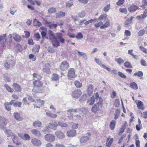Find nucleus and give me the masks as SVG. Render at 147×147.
<instances>
[{
    "label": "nucleus",
    "instance_id": "nucleus-1",
    "mask_svg": "<svg viewBox=\"0 0 147 147\" xmlns=\"http://www.w3.org/2000/svg\"><path fill=\"white\" fill-rule=\"evenodd\" d=\"M57 39L59 40L61 43L64 42V39L62 38V34L60 33H57L56 37L54 35L50 36V40H51V42L53 46L57 47L59 45V42Z\"/></svg>",
    "mask_w": 147,
    "mask_h": 147
},
{
    "label": "nucleus",
    "instance_id": "nucleus-2",
    "mask_svg": "<svg viewBox=\"0 0 147 147\" xmlns=\"http://www.w3.org/2000/svg\"><path fill=\"white\" fill-rule=\"evenodd\" d=\"M34 85L33 89L36 92L41 93L43 91L42 89H40L43 85V82L40 80H36L33 82Z\"/></svg>",
    "mask_w": 147,
    "mask_h": 147
},
{
    "label": "nucleus",
    "instance_id": "nucleus-3",
    "mask_svg": "<svg viewBox=\"0 0 147 147\" xmlns=\"http://www.w3.org/2000/svg\"><path fill=\"white\" fill-rule=\"evenodd\" d=\"M69 112H75L76 113H80L81 115H84L87 114L88 111L87 109L82 108L81 109H75L70 110L69 111Z\"/></svg>",
    "mask_w": 147,
    "mask_h": 147
},
{
    "label": "nucleus",
    "instance_id": "nucleus-4",
    "mask_svg": "<svg viewBox=\"0 0 147 147\" xmlns=\"http://www.w3.org/2000/svg\"><path fill=\"white\" fill-rule=\"evenodd\" d=\"M97 103L92 107L91 109L92 112L96 113V112L100 110V109L102 108V102H96Z\"/></svg>",
    "mask_w": 147,
    "mask_h": 147
},
{
    "label": "nucleus",
    "instance_id": "nucleus-5",
    "mask_svg": "<svg viewBox=\"0 0 147 147\" xmlns=\"http://www.w3.org/2000/svg\"><path fill=\"white\" fill-rule=\"evenodd\" d=\"M45 138L46 140L49 142H53L55 139L54 136L52 134H47L45 136Z\"/></svg>",
    "mask_w": 147,
    "mask_h": 147
},
{
    "label": "nucleus",
    "instance_id": "nucleus-6",
    "mask_svg": "<svg viewBox=\"0 0 147 147\" xmlns=\"http://www.w3.org/2000/svg\"><path fill=\"white\" fill-rule=\"evenodd\" d=\"M94 92V86L92 84H90L87 86L86 92L87 94L91 96Z\"/></svg>",
    "mask_w": 147,
    "mask_h": 147
},
{
    "label": "nucleus",
    "instance_id": "nucleus-7",
    "mask_svg": "<svg viewBox=\"0 0 147 147\" xmlns=\"http://www.w3.org/2000/svg\"><path fill=\"white\" fill-rule=\"evenodd\" d=\"M82 92L80 89H77L73 91L72 93L73 97L75 98H78L81 96Z\"/></svg>",
    "mask_w": 147,
    "mask_h": 147
},
{
    "label": "nucleus",
    "instance_id": "nucleus-8",
    "mask_svg": "<svg viewBox=\"0 0 147 147\" xmlns=\"http://www.w3.org/2000/svg\"><path fill=\"white\" fill-rule=\"evenodd\" d=\"M18 135L22 139L24 140H30V136L27 134L23 135L22 134L18 133Z\"/></svg>",
    "mask_w": 147,
    "mask_h": 147
},
{
    "label": "nucleus",
    "instance_id": "nucleus-9",
    "mask_svg": "<svg viewBox=\"0 0 147 147\" xmlns=\"http://www.w3.org/2000/svg\"><path fill=\"white\" fill-rule=\"evenodd\" d=\"M3 131L7 137H9L10 136H13L14 138L16 137V135L12 132L11 130L4 128L3 129Z\"/></svg>",
    "mask_w": 147,
    "mask_h": 147
},
{
    "label": "nucleus",
    "instance_id": "nucleus-10",
    "mask_svg": "<svg viewBox=\"0 0 147 147\" xmlns=\"http://www.w3.org/2000/svg\"><path fill=\"white\" fill-rule=\"evenodd\" d=\"M58 126V123L55 121L51 122L48 125L49 127L55 130Z\"/></svg>",
    "mask_w": 147,
    "mask_h": 147
},
{
    "label": "nucleus",
    "instance_id": "nucleus-11",
    "mask_svg": "<svg viewBox=\"0 0 147 147\" xmlns=\"http://www.w3.org/2000/svg\"><path fill=\"white\" fill-rule=\"evenodd\" d=\"M45 67L43 68L42 71L43 72L47 74H49L51 73L50 69V66L49 63H46L45 65Z\"/></svg>",
    "mask_w": 147,
    "mask_h": 147
},
{
    "label": "nucleus",
    "instance_id": "nucleus-12",
    "mask_svg": "<svg viewBox=\"0 0 147 147\" xmlns=\"http://www.w3.org/2000/svg\"><path fill=\"white\" fill-rule=\"evenodd\" d=\"M11 105H13L15 107H20L22 105V103L20 102H18L15 100H11L10 102Z\"/></svg>",
    "mask_w": 147,
    "mask_h": 147
},
{
    "label": "nucleus",
    "instance_id": "nucleus-13",
    "mask_svg": "<svg viewBox=\"0 0 147 147\" xmlns=\"http://www.w3.org/2000/svg\"><path fill=\"white\" fill-rule=\"evenodd\" d=\"M135 103L137 105L138 109L141 110L144 109V104L140 100H136Z\"/></svg>",
    "mask_w": 147,
    "mask_h": 147
},
{
    "label": "nucleus",
    "instance_id": "nucleus-14",
    "mask_svg": "<svg viewBox=\"0 0 147 147\" xmlns=\"http://www.w3.org/2000/svg\"><path fill=\"white\" fill-rule=\"evenodd\" d=\"M12 36L13 38L15 41L20 42L21 41L22 39L21 36L18 34L14 33L12 34Z\"/></svg>",
    "mask_w": 147,
    "mask_h": 147
},
{
    "label": "nucleus",
    "instance_id": "nucleus-15",
    "mask_svg": "<svg viewBox=\"0 0 147 147\" xmlns=\"http://www.w3.org/2000/svg\"><path fill=\"white\" fill-rule=\"evenodd\" d=\"M31 142L34 145L38 146L41 144L40 141L36 138L32 139L31 140Z\"/></svg>",
    "mask_w": 147,
    "mask_h": 147
},
{
    "label": "nucleus",
    "instance_id": "nucleus-16",
    "mask_svg": "<svg viewBox=\"0 0 147 147\" xmlns=\"http://www.w3.org/2000/svg\"><path fill=\"white\" fill-rule=\"evenodd\" d=\"M12 87L13 89L17 91L20 92L22 90L20 86L17 83H13L12 85Z\"/></svg>",
    "mask_w": 147,
    "mask_h": 147
},
{
    "label": "nucleus",
    "instance_id": "nucleus-17",
    "mask_svg": "<svg viewBox=\"0 0 147 147\" xmlns=\"http://www.w3.org/2000/svg\"><path fill=\"white\" fill-rule=\"evenodd\" d=\"M31 132L32 134L38 137H39L41 136L40 131L37 130L32 129L31 130Z\"/></svg>",
    "mask_w": 147,
    "mask_h": 147
},
{
    "label": "nucleus",
    "instance_id": "nucleus-18",
    "mask_svg": "<svg viewBox=\"0 0 147 147\" xmlns=\"http://www.w3.org/2000/svg\"><path fill=\"white\" fill-rule=\"evenodd\" d=\"M13 115L15 118L17 120L21 121L23 119V118L20 116V114L18 112L14 113Z\"/></svg>",
    "mask_w": 147,
    "mask_h": 147
},
{
    "label": "nucleus",
    "instance_id": "nucleus-19",
    "mask_svg": "<svg viewBox=\"0 0 147 147\" xmlns=\"http://www.w3.org/2000/svg\"><path fill=\"white\" fill-rule=\"evenodd\" d=\"M76 135V131L75 130H71L67 131V136L69 137L75 136Z\"/></svg>",
    "mask_w": 147,
    "mask_h": 147
},
{
    "label": "nucleus",
    "instance_id": "nucleus-20",
    "mask_svg": "<svg viewBox=\"0 0 147 147\" xmlns=\"http://www.w3.org/2000/svg\"><path fill=\"white\" fill-rule=\"evenodd\" d=\"M95 101L94 96H93L90 99L87 100V103L89 105H92L94 104Z\"/></svg>",
    "mask_w": 147,
    "mask_h": 147
},
{
    "label": "nucleus",
    "instance_id": "nucleus-21",
    "mask_svg": "<svg viewBox=\"0 0 147 147\" xmlns=\"http://www.w3.org/2000/svg\"><path fill=\"white\" fill-rule=\"evenodd\" d=\"M138 8V6L137 5H133L130 7L128 9V11L131 12L135 11Z\"/></svg>",
    "mask_w": 147,
    "mask_h": 147
},
{
    "label": "nucleus",
    "instance_id": "nucleus-22",
    "mask_svg": "<svg viewBox=\"0 0 147 147\" xmlns=\"http://www.w3.org/2000/svg\"><path fill=\"white\" fill-rule=\"evenodd\" d=\"M42 125L41 122L39 120H37L33 122L32 125L35 128L39 127Z\"/></svg>",
    "mask_w": 147,
    "mask_h": 147
},
{
    "label": "nucleus",
    "instance_id": "nucleus-23",
    "mask_svg": "<svg viewBox=\"0 0 147 147\" xmlns=\"http://www.w3.org/2000/svg\"><path fill=\"white\" fill-rule=\"evenodd\" d=\"M89 139V137L87 136H84L80 138V141L82 143H84L88 141Z\"/></svg>",
    "mask_w": 147,
    "mask_h": 147
},
{
    "label": "nucleus",
    "instance_id": "nucleus-24",
    "mask_svg": "<svg viewBox=\"0 0 147 147\" xmlns=\"http://www.w3.org/2000/svg\"><path fill=\"white\" fill-rule=\"evenodd\" d=\"M76 76L75 73H71L68 71L67 76L69 79L71 80L72 78L76 77Z\"/></svg>",
    "mask_w": 147,
    "mask_h": 147
},
{
    "label": "nucleus",
    "instance_id": "nucleus-25",
    "mask_svg": "<svg viewBox=\"0 0 147 147\" xmlns=\"http://www.w3.org/2000/svg\"><path fill=\"white\" fill-rule=\"evenodd\" d=\"M7 119L5 118H3L2 121L0 122V125L2 126V127H1L3 128V127L5 126L7 124Z\"/></svg>",
    "mask_w": 147,
    "mask_h": 147
},
{
    "label": "nucleus",
    "instance_id": "nucleus-26",
    "mask_svg": "<svg viewBox=\"0 0 147 147\" xmlns=\"http://www.w3.org/2000/svg\"><path fill=\"white\" fill-rule=\"evenodd\" d=\"M64 16V13L63 12L60 11L56 13V18H60Z\"/></svg>",
    "mask_w": 147,
    "mask_h": 147
},
{
    "label": "nucleus",
    "instance_id": "nucleus-27",
    "mask_svg": "<svg viewBox=\"0 0 147 147\" xmlns=\"http://www.w3.org/2000/svg\"><path fill=\"white\" fill-rule=\"evenodd\" d=\"M63 133L60 131H58L55 132V135L57 136L59 138H62L63 135Z\"/></svg>",
    "mask_w": 147,
    "mask_h": 147
},
{
    "label": "nucleus",
    "instance_id": "nucleus-28",
    "mask_svg": "<svg viewBox=\"0 0 147 147\" xmlns=\"http://www.w3.org/2000/svg\"><path fill=\"white\" fill-rule=\"evenodd\" d=\"M96 100V102H102L103 100L100 97H99V96L98 93L97 92L95 94Z\"/></svg>",
    "mask_w": 147,
    "mask_h": 147
},
{
    "label": "nucleus",
    "instance_id": "nucleus-29",
    "mask_svg": "<svg viewBox=\"0 0 147 147\" xmlns=\"http://www.w3.org/2000/svg\"><path fill=\"white\" fill-rule=\"evenodd\" d=\"M59 76L58 75L53 73L52 76V79L53 80L57 81L59 80Z\"/></svg>",
    "mask_w": 147,
    "mask_h": 147
},
{
    "label": "nucleus",
    "instance_id": "nucleus-30",
    "mask_svg": "<svg viewBox=\"0 0 147 147\" xmlns=\"http://www.w3.org/2000/svg\"><path fill=\"white\" fill-rule=\"evenodd\" d=\"M113 138H111L110 139L109 138H108L106 142V146L107 147H110L111 144H112L113 141Z\"/></svg>",
    "mask_w": 147,
    "mask_h": 147
},
{
    "label": "nucleus",
    "instance_id": "nucleus-31",
    "mask_svg": "<svg viewBox=\"0 0 147 147\" xmlns=\"http://www.w3.org/2000/svg\"><path fill=\"white\" fill-rule=\"evenodd\" d=\"M116 121L114 120H112L110 123V127L111 130H113L115 126Z\"/></svg>",
    "mask_w": 147,
    "mask_h": 147
},
{
    "label": "nucleus",
    "instance_id": "nucleus-32",
    "mask_svg": "<svg viewBox=\"0 0 147 147\" xmlns=\"http://www.w3.org/2000/svg\"><path fill=\"white\" fill-rule=\"evenodd\" d=\"M74 85L75 86L78 88H80L82 86V84L78 80L75 81L74 83Z\"/></svg>",
    "mask_w": 147,
    "mask_h": 147
},
{
    "label": "nucleus",
    "instance_id": "nucleus-33",
    "mask_svg": "<svg viewBox=\"0 0 147 147\" xmlns=\"http://www.w3.org/2000/svg\"><path fill=\"white\" fill-rule=\"evenodd\" d=\"M132 22V18H129L127 19L125 22V26H127L128 25L130 24Z\"/></svg>",
    "mask_w": 147,
    "mask_h": 147
},
{
    "label": "nucleus",
    "instance_id": "nucleus-34",
    "mask_svg": "<svg viewBox=\"0 0 147 147\" xmlns=\"http://www.w3.org/2000/svg\"><path fill=\"white\" fill-rule=\"evenodd\" d=\"M11 104H10V102L8 103L6 102L5 103V109L8 111H9L11 109Z\"/></svg>",
    "mask_w": 147,
    "mask_h": 147
},
{
    "label": "nucleus",
    "instance_id": "nucleus-35",
    "mask_svg": "<svg viewBox=\"0 0 147 147\" xmlns=\"http://www.w3.org/2000/svg\"><path fill=\"white\" fill-rule=\"evenodd\" d=\"M33 25L34 26H40L42 24L41 23L37 20L35 19L33 21Z\"/></svg>",
    "mask_w": 147,
    "mask_h": 147
},
{
    "label": "nucleus",
    "instance_id": "nucleus-36",
    "mask_svg": "<svg viewBox=\"0 0 147 147\" xmlns=\"http://www.w3.org/2000/svg\"><path fill=\"white\" fill-rule=\"evenodd\" d=\"M46 114L47 116L51 118H55L57 117V115L56 114H53L51 113L46 112Z\"/></svg>",
    "mask_w": 147,
    "mask_h": 147
},
{
    "label": "nucleus",
    "instance_id": "nucleus-37",
    "mask_svg": "<svg viewBox=\"0 0 147 147\" xmlns=\"http://www.w3.org/2000/svg\"><path fill=\"white\" fill-rule=\"evenodd\" d=\"M143 75V74L142 72V71H139L135 73L134 75V76H137L138 77H140V79H141Z\"/></svg>",
    "mask_w": 147,
    "mask_h": 147
},
{
    "label": "nucleus",
    "instance_id": "nucleus-38",
    "mask_svg": "<svg viewBox=\"0 0 147 147\" xmlns=\"http://www.w3.org/2000/svg\"><path fill=\"white\" fill-rule=\"evenodd\" d=\"M107 18V15L106 14H101L99 17L98 20L99 21L105 19Z\"/></svg>",
    "mask_w": 147,
    "mask_h": 147
},
{
    "label": "nucleus",
    "instance_id": "nucleus-39",
    "mask_svg": "<svg viewBox=\"0 0 147 147\" xmlns=\"http://www.w3.org/2000/svg\"><path fill=\"white\" fill-rule=\"evenodd\" d=\"M56 9L54 7H51L48 11V13L49 14L53 13L56 11Z\"/></svg>",
    "mask_w": 147,
    "mask_h": 147
},
{
    "label": "nucleus",
    "instance_id": "nucleus-40",
    "mask_svg": "<svg viewBox=\"0 0 147 147\" xmlns=\"http://www.w3.org/2000/svg\"><path fill=\"white\" fill-rule=\"evenodd\" d=\"M115 60L120 65H121L124 62V60L121 58H116Z\"/></svg>",
    "mask_w": 147,
    "mask_h": 147
},
{
    "label": "nucleus",
    "instance_id": "nucleus-41",
    "mask_svg": "<svg viewBox=\"0 0 147 147\" xmlns=\"http://www.w3.org/2000/svg\"><path fill=\"white\" fill-rule=\"evenodd\" d=\"M127 124V122L124 121V124L122 125L120 129V131H121V132H123L124 131L125 129L126 128Z\"/></svg>",
    "mask_w": 147,
    "mask_h": 147
},
{
    "label": "nucleus",
    "instance_id": "nucleus-42",
    "mask_svg": "<svg viewBox=\"0 0 147 147\" xmlns=\"http://www.w3.org/2000/svg\"><path fill=\"white\" fill-rule=\"evenodd\" d=\"M110 8V5L108 4L104 7L103 9V11H104L106 12H107L109 10Z\"/></svg>",
    "mask_w": 147,
    "mask_h": 147
},
{
    "label": "nucleus",
    "instance_id": "nucleus-43",
    "mask_svg": "<svg viewBox=\"0 0 147 147\" xmlns=\"http://www.w3.org/2000/svg\"><path fill=\"white\" fill-rule=\"evenodd\" d=\"M130 85L131 87L134 89L137 90L138 89V86L135 82L131 83Z\"/></svg>",
    "mask_w": 147,
    "mask_h": 147
},
{
    "label": "nucleus",
    "instance_id": "nucleus-44",
    "mask_svg": "<svg viewBox=\"0 0 147 147\" xmlns=\"http://www.w3.org/2000/svg\"><path fill=\"white\" fill-rule=\"evenodd\" d=\"M78 17L80 18H82L84 17L86 15V13L84 11H82L79 13Z\"/></svg>",
    "mask_w": 147,
    "mask_h": 147
},
{
    "label": "nucleus",
    "instance_id": "nucleus-45",
    "mask_svg": "<svg viewBox=\"0 0 147 147\" xmlns=\"http://www.w3.org/2000/svg\"><path fill=\"white\" fill-rule=\"evenodd\" d=\"M10 65V63L9 61L5 62L4 63V66L6 69H8Z\"/></svg>",
    "mask_w": 147,
    "mask_h": 147
},
{
    "label": "nucleus",
    "instance_id": "nucleus-46",
    "mask_svg": "<svg viewBox=\"0 0 147 147\" xmlns=\"http://www.w3.org/2000/svg\"><path fill=\"white\" fill-rule=\"evenodd\" d=\"M147 15L146 14H144L143 13V14H141V15L138 16L136 18L138 19H144L146 17Z\"/></svg>",
    "mask_w": 147,
    "mask_h": 147
},
{
    "label": "nucleus",
    "instance_id": "nucleus-47",
    "mask_svg": "<svg viewBox=\"0 0 147 147\" xmlns=\"http://www.w3.org/2000/svg\"><path fill=\"white\" fill-rule=\"evenodd\" d=\"M124 65L125 67L127 68H132L133 67L131 63L128 61L126 62L124 64Z\"/></svg>",
    "mask_w": 147,
    "mask_h": 147
},
{
    "label": "nucleus",
    "instance_id": "nucleus-48",
    "mask_svg": "<svg viewBox=\"0 0 147 147\" xmlns=\"http://www.w3.org/2000/svg\"><path fill=\"white\" fill-rule=\"evenodd\" d=\"M76 38L78 39H81L83 37V35L80 32L78 33L77 35L75 36Z\"/></svg>",
    "mask_w": 147,
    "mask_h": 147
},
{
    "label": "nucleus",
    "instance_id": "nucleus-49",
    "mask_svg": "<svg viewBox=\"0 0 147 147\" xmlns=\"http://www.w3.org/2000/svg\"><path fill=\"white\" fill-rule=\"evenodd\" d=\"M29 57L30 59H31L33 61H35L36 59V57L35 56L32 54L29 55Z\"/></svg>",
    "mask_w": 147,
    "mask_h": 147
},
{
    "label": "nucleus",
    "instance_id": "nucleus-50",
    "mask_svg": "<svg viewBox=\"0 0 147 147\" xmlns=\"http://www.w3.org/2000/svg\"><path fill=\"white\" fill-rule=\"evenodd\" d=\"M119 11L121 13H123L124 14H126L127 13V10L126 8H120L119 9Z\"/></svg>",
    "mask_w": 147,
    "mask_h": 147
},
{
    "label": "nucleus",
    "instance_id": "nucleus-51",
    "mask_svg": "<svg viewBox=\"0 0 147 147\" xmlns=\"http://www.w3.org/2000/svg\"><path fill=\"white\" fill-rule=\"evenodd\" d=\"M120 104V101L119 99H117L115 100L114 105L116 107H118Z\"/></svg>",
    "mask_w": 147,
    "mask_h": 147
},
{
    "label": "nucleus",
    "instance_id": "nucleus-52",
    "mask_svg": "<svg viewBox=\"0 0 147 147\" xmlns=\"http://www.w3.org/2000/svg\"><path fill=\"white\" fill-rule=\"evenodd\" d=\"M6 90L10 92H13L12 89L7 84H5L4 85Z\"/></svg>",
    "mask_w": 147,
    "mask_h": 147
},
{
    "label": "nucleus",
    "instance_id": "nucleus-53",
    "mask_svg": "<svg viewBox=\"0 0 147 147\" xmlns=\"http://www.w3.org/2000/svg\"><path fill=\"white\" fill-rule=\"evenodd\" d=\"M40 48V46L39 45H35L34 47L33 48V49L34 50H35L36 52L38 53L39 52Z\"/></svg>",
    "mask_w": 147,
    "mask_h": 147
},
{
    "label": "nucleus",
    "instance_id": "nucleus-54",
    "mask_svg": "<svg viewBox=\"0 0 147 147\" xmlns=\"http://www.w3.org/2000/svg\"><path fill=\"white\" fill-rule=\"evenodd\" d=\"M33 77L36 78L38 80H40L42 78L41 76L35 73H33Z\"/></svg>",
    "mask_w": 147,
    "mask_h": 147
},
{
    "label": "nucleus",
    "instance_id": "nucleus-55",
    "mask_svg": "<svg viewBox=\"0 0 147 147\" xmlns=\"http://www.w3.org/2000/svg\"><path fill=\"white\" fill-rule=\"evenodd\" d=\"M16 137L15 138H14L13 137L12 139V140L13 141V143L15 144H16L17 145H19L20 144V142H18L16 140Z\"/></svg>",
    "mask_w": 147,
    "mask_h": 147
},
{
    "label": "nucleus",
    "instance_id": "nucleus-56",
    "mask_svg": "<svg viewBox=\"0 0 147 147\" xmlns=\"http://www.w3.org/2000/svg\"><path fill=\"white\" fill-rule=\"evenodd\" d=\"M124 34L126 36H130L131 35V33L129 30H125V31Z\"/></svg>",
    "mask_w": 147,
    "mask_h": 147
},
{
    "label": "nucleus",
    "instance_id": "nucleus-57",
    "mask_svg": "<svg viewBox=\"0 0 147 147\" xmlns=\"http://www.w3.org/2000/svg\"><path fill=\"white\" fill-rule=\"evenodd\" d=\"M17 51L18 52H21L22 51V47L20 45H18L17 46Z\"/></svg>",
    "mask_w": 147,
    "mask_h": 147
},
{
    "label": "nucleus",
    "instance_id": "nucleus-58",
    "mask_svg": "<svg viewBox=\"0 0 147 147\" xmlns=\"http://www.w3.org/2000/svg\"><path fill=\"white\" fill-rule=\"evenodd\" d=\"M118 75L121 78H126V76L123 73L119 71L118 72Z\"/></svg>",
    "mask_w": 147,
    "mask_h": 147
},
{
    "label": "nucleus",
    "instance_id": "nucleus-59",
    "mask_svg": "<svg viewBox=\"0 0 147 147\" xmlns=\"http://www.w3.org/2000/svg\"><path fill=\"white\" fill-rule=\"evenodd\" d=\"M145 32V30H142L139 32L138 34L139 36H142L144 34Z\"/></svg>",
    "mask_w": 147,
    "mask_h": 147
},
{
    "label": "nucleus",
    "instance_id": "nucleus-60",
    "mask_svg": "<svg viewBox=\"0 0 147 147\" xmlns=\"http://www.w3.org/2000/svg\"><path fill=\"white\" fill-rule=\"evenodd\" d=\"M125 0H119L116 3V4L118 5H122L124 3Z\"/></svg>",
    "mask_w": 147,
    "mask_h": 147
},
{
    "label": "nucleus",
    "instance_id": "nucleus-61",
    "mask_svg": "<svg viewBox=\"0 0 147 147\" xmlns=\"http://www.w3.org/2000/svg\"><path fill=\"white\" fill-rule=\"evenodd\" d=\"M103 23L102 22H100L96 23L94 24V26L95 27H99L100 26L102 25L103 24Z\"/></svg>",
    "mask_w": 147,
    "mask_h": 147
},
{
    "label": "nucleus",
    "instance_id": "nucleus-62",
    "mask_svg": "<svg viewBox=\"0 0 147 147\" xmlns=\"http://www.w3.org/2000/svg\"><path fill=\"white\" fill-rule=\"evenodd\" d=\"M95 61L99 65L101 66L102 65V62L98 59L95 58L94 59Z\"/></svg>",
    "mask_w": 147,
    "mask_h": 147
},
{
    "label": "nucleus",
    "instance_id": "nucleus-63",
    "mask_svg": "<svg viewBox=\"0 0 147 147\" xmlns=\"http://www.w3.org/2000/svg\"><path fill=\"white\" fill-rule=\"evenodd\" d=\"M60 68L61 70L62 71H64V63L63 61L60 66Z\"/></svg>",
    "mask_w": 147,
    "mask_h": 147
},
{
    "label": "nucleus",
    "instance_id": "nucleus-64",
    "mask_svg": "<svg viewBox=\"0 0 147 147\" xmlns=\"http://www.w3.org/2000/svg\"><path fill=\"white\" fill-rule=\"evenodd\" d=\"M48 52L50 53H53L55 52V50L51 47H49L48 49Z\"/></svg>",
    "mask_w": 147,
    "mask_h": 147
}]
</instances>
